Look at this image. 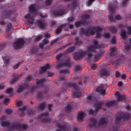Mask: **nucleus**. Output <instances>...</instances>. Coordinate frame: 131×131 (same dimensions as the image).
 <instances>
[{"label": "nucleus", "instance_id": "f704fd0d", "mask_svg": "<svg viewBox=\"0 0 131 131\" xmlns=\"http://www.w3.org/2000/svg\"><path fill=\"white\" fill-rule=\"evenodd\" d=\"M100 56L99 54L94 55L93 56V60L95 61H97L99 59Z\"/></svg>", "mask_w": 131, "mask_h": 131}, {"label": "nucleus", "instance_id": "b1692460", "mask_svg": "<svg viewBox=\"0 0 131 131\" xmlns=\"http://www.w3.org/2000/svg\"><path fill=\"white\" fill-rule=\"evenodd\" d=\"M110 56H112L115 54L116 50L115 49L114 47L111 48L110 49Z\"/></svg>", "mask_w": 131, "mask_h": 131}, {"label": "nucleus", "instance_id": "de8ad7c7", "mask_svg": "<svg viewBox=\"0 0 131 131\" xmlns=\"http://www.w3.org/2000/svg\"><path fill=\"white\" fill-rule=\"evenodd\" d=\"M90 17L89 16V15H85L83 16H82L81 17L82 19H88Z\"/></svg>", "mask_w": 131, "mask_h": 131}, {"label": "nucleus", "instance_id": "393cba45", "mask_svg": "<svg viewBox=\"0 0 131 131\" xmlns=\"http://www.w3.org/2000/svg\"><path fill=\"white\" fill-rule=\"evenodd\" d=\"M67 85L69 87H72L75 90H78L79 89L78 87L75 84L72 83V84H68Z\"/></svg>", "mask_w": 131, "mask_h": 131}, {"label": "nucleus", "instance_id": "3c124183", "mask_svg": "<svg viewBox=\"0 0 131 131\" xmlns=\"http://www.w3.org/2000/svg\"><path fill=\"white\" fill-rule=\"evenodd\" d=\"M9 99L8 98H6L5 99L3 103L5 105L6 104L9 102Z\"/></svg>", "mask_w": 131, "mask_h": 131}, {"label": "nucleus", "instance_id": "4d7b16f0", "mask_svg": "<svg viewBox=\"0 0 131 131\" xmlns=\"http://www.w3.org/2000/svg\"><path fill=\"white\" fill-rule=\"evenodd\" d=\"M11 25L10 24H9L7 26L6 30L7 31H9L11 28Z\"/></svg>", "mask_w": 131, "mask_h": 131}, {"label": "nucleus", "instance_id": "7c9ffc66", "mask_svg": "<svg viewBox=\"0 0 131 131\" xmlns=\"http://www.w3.org/2000/svg\"><path fill=\"white\" fill-rule=\"evenodd\" d=\"M85 21H84L83 22H81L80 21H77L76 23H75L74 25L75 27H78L81 24H85Z\"/></svg>", "mask_w": 131, "mask_h": 131}, {"label": "nucleus", "instance_id": "f257e3e1", "mask_svg": "<svg viewBox=\"0 0 131 131\" xmlns=\"http://www.w3.org/2000/svg\"><path fill=\"white\" fill-rule=\"evenodd\" d=\"M56 58L59 61L56 62L54 64L56 66V68H60L64 66L68 68L71 67V63L69 58L64 57L62 54H60L56 56Z\"/></svg>", "mask_w": 131, "mask_h": 131}, {"label": "nucleus", "instance_id": "9d476101", "mask_svg": "<svg viewBox=\"0 0 131 131\" xmlns=\"http://www.w3.org/2000/svg\"><path fill=\"white\" fill-rule=\"evenodd\" d=\"M120 117L116 116L115 117L116 123L117 121L119 122L121 119L125 120L129 118L130 116L129 114H122L121 115Z\"/></svg>", "mask_w": 131, "mask_h": 131}, {"label": "nucleus", "instance_id": "5701e85b", "mask_svg": "<svg viewBox=\"0 0 131 131\" xmlns=\"http://www.w3.org/2000/svg\"><path fill=\"white\" fill-rule=\"evenodd\" d=\"M65 26V24H63L61 25L56 29V34H58L60 32L62 29Z\"/></svg>", "mask_w": 131, "mask_h": 131}, {"label": "nucleus", "instance_id": "13d9d810", "mask_svg": "<svg viewBox=\"0 0 131 131\" xmlns=\"http://www.w3.org/2000/svg\"><path fill=\"white\" fill-rule=\"evenodd\" d=\"M48 43V40L46 39L43 40L42 41V43L43 45H45Z\"/></svg>", "mask_w": 131, "mask_h": 131}, {"label": "nucleus", "instance_id": "e433bc0d", "mask_svg": "<svg viewBox=\"0 0 131 131\" xmlns=\"http://www.w3.org/2000/svg\"><path fill=\"white\" fill-rule=\"evenodd\" d=\"M52 1L53 0H46L45 2V5L47 6H50Z\"/></svg>", "mask_w": 131, "mask_h": 131}, {"label": "nucleus", "instance_id": "f8f14e48", "mask_svg": "<svg viewBox=\"0 0 131 131\" xmlns=\"http://www.w3.org/2000/svg\"><path fill=\"white\" fill-rule=\"evenodd\" d=\"M108 10L110 13V14L108 16V18L110 21H112L113 20V14L114 10L113 6L109 5L108 6Z\"/></svg>", "mask_w": 131, "mask_h": 131}, {"label": "nucleus", "instance_id": "c03bdc74", "mask_svg": "<svg viewBox=\"0 0 131 131\" xmlns=\"http://www.w3.org/2000/svg\"><path fill=\"white\" fill-rule=\"evenodd\" d=\"M5 112L7 114H10L12 113V110L11 109H7L5 110Z\"/></svg>", "mask_w": 131, "mask_h": 131}, {"label": "nucleus", "instance_id": "a18cd8bd", "mask_svg": "<svg viewBox=\"0 0 131 131\" xmlns=\"http://www.w3.org/2000/svg\"><path fill=\"white\" fill-rule=\"evenodd\" d=\"M81 68V67L79 66H77L74 68V70L76 71H78L80 70Z\"/></svg>", "mask_w": 131, "mask_h": 131}, {"label": "nucleus", "instance_id": "4468645a", "mask_svg": "<svg viewBox=\"0 0 131 131\" xmlns=\"http://www.w3.org/2000/svg\"><path fill=\"white\" fill-rule=\"evenodd\" d=\"M100 73L101 77L104 78L108 75L109 73L107 69H103L100 71Z\"/></svg>", "mask_w": 131, "mask_h": 131}, {"label": "nucleus", "instance_id": "39448f33", "mask_svg": "<svg viewBox=\"0 0 131 131\" xmlns=\"http://www.w3.org/2000/svg\"><path fill=\"white\" fill-rule=\"evenodd\" d=\"M93 46H90L87 48V53H88V57L90 58L91 56V55L89 53L92 52L93 51H95L96 49L98 48V45L97 41L95 40L93 42Z\"/></svg>", "mask_w": 131, "mask_h": 131}, {"label": "nucleus", "instance_id": "ddd939ff", "mask_svg": "<svg viewBox=\"0 0 131 131\" xmlns=\"http://www.w3.org/2000/svg\"><path fill=\"white\" fill-rule=\"evenodd\" d=\"M37 25L40 28H43L45 27L46 25V24L44 20L42 19L38 20L37 23Z\"/></svg>", "mask_w": 131, "mask_h": 131}, {"label": "nucleus", "instance_id": "09e8293b", "mask_svg": "<svg viewBox=\"0 0 131 131\" xmlns=\"http://www.w3.org/2000/svg\"><path fill=\"white\" fill-rule=\"evenodd\" d=\"M68 69H67L64 70L60 71L59 72L60 73L66 74L68 73Z\"/></svg>", "mask_w": 131, "mask_h": 131}, {"label": "nucleus", "instance_id": "052dcab7", "mask_svg": "<svg viewBox=\"0 0 131 131\" xmlns=\"http://www.w3.org/2000/svg\"><path fill=\"white\" fill-rule=\"evenodd\" d=\"M37 48L36 47H35L34 49H31V53H34L36 51H37Z\"/></svg>", "mask_w": 131, "mask_h": 131}, {"label": "nucleus", "instance_id": "ea45409f", "mask_svg": "<svg viewBox=\"0 0 131 131\" xmlns=\"http://www.w3.org/2000/svg\"><path fill=\"white\" fill-rule=\"evenodd\" d=\"M94 0H88V2L86 3V5L88 6H90L92 4V2L94 1Z\"/></svg>", "mask_w": 131, "mask_h": 131}, {"label": "nucleus", "instance_id": "a878e982", "mask_svg": "<svg viewBox=\"0 0 131 131\" xmlns=\"http://www.w3.org/2000/svg\"><path fill=\"white\" fill-rule=\"evenodd\" d=\"M115 104L116 102L114 101H111L107 103L106 106L108 107H110L112 106H113V105H114Z\"/></svg>", "mask_w": 131, "mask_h": 131}, {"label": "nucleus", "instance_id": "cd10ccee", "mask_svg": "<svg viewBox=\"0 0 131 131\" xmlns=\"http://www.w3.org/2000/svg\"><path fill=\"white\" fill-rule=\"evenodd\" d=\"M107 119L106 118H103L100 120L99 123V125H103L107 122Z\"/></svg>", "mask_w": 131, "mask_h": 131}, {"label": "nucleus", "instance_id": "e2e57ef3", "mask_svg": "<svg viewBox=\"0 0 131 131\" xmlns=\"http://www.w3.org/2000/svg\"><path fill=\"white\" fill-rule=\"evenodd\" d=\"M20 64V63H18L16 64L13 67V68L14 69H16L17 68L18 66H19V64Z\"/></svg>", "mask_w": 131, "mask_h": 131}, {"label": "nucleus", "instance_id": "864d4df0", "mask_svg": "<svg viewBox=\"0 0 131 131\" xmlns=\"http://www.w3.org/2000/svg\"><path fill=\"white\" fill-rule=\"evenodd\" d=\"M124 59V57L123 56H120L119 58L118 59V62H120L122 60H123Z\"/></svg>", "mask_w": 131, "mask_h": 131}, {"label": "nucleus", "instance_id": "79ce46f5", "mask_svg": "<svg viewBox=\"0 0 131 131\" xmlns=\"http://www.w3.org/2000/svg\"><path fill=\"white\" fill-rule=\"evenodd\" d=\"M32 79V76L31 75H29L28 76L25 80L26 82L30 81H31Z\"/></svg>", "mask_w": 131, "mask_h": 131}, {"label": "nucleus", "instance_id": "4c0bfd02", "mask_svg": "<svg viewBox=\"0 0 131 131\" xmlns=\"http://www.w3.org/2000/svg\"><path fill=\"white\" fill-rule=\"evenodd\" d=\"M76 44V45H80L82 43V42L81 40H79L78 38H77L75 39Z\"/></svg>", "mask_w": 131, "mask_h": 131}, {"label": "nucleus", "instance_id": "338daca9", "mask_svg": "<svg viewBox=\"0 0 131 131\" xmlns=\"http://www.w3.org/2000/svg\"><path fill=\"white\" fill-rule=\"evenodd\" d=\"M111 41L112 43H114L115 41H116V40H115V37H113L112 39L111 40Z\"/></svg>", "mask_w": 131, "mask_h": 131}, {"label": "nucleus", "instance_id": "774afa93", "mask_svg": "<svg viewBox=\"0 0 131 131\" xmlns=\"http://www.w3.org/2000/svg\"><path fill=\"white\" fill-rule=\"evenodd\" d=\"M74 19V18L72 17H70L68 18V20L69 21H71L73 20Z\"/></svg>", "mask_w": 131, "mask_h": 131}, {"label": "nucleus", "instance_id": "69168bd1", "mask_svg": "<svg viewBox=\"0 0 131 131\" xmlns=\"http://www.w3.org/2000/svg\"><path fill=\"white\" fill-rule=\"evenodd\" d=\"M121 18V17L119 15H117L115 17V18L116 20H119Z\"/></svg>", "mask_w": 131, "mask_h": 131}, {"label": "nucleus", "instance_id": "c9c22d12", "mask_svg": "<svg viewBox=\"0 0 131 131\" xmlns=\"http://www.w3.org/2000/svg\"><path fill=\"white\" fill-rule=\"evenodd\" d=\"M77 2L76 1L74 0L73 2L72 3V5H71V6L72 8H73L74 9H75L76 7H77Z\"/></svg>", "mask_w": 131, "mask_h": 131}, {"label": "nucleus", "instance_id": "2f4dec72", "mask_svg": "<svg viewBox=\"0 0 131 131\" xmlns=\"http://www.w3.org/2000/svg\"><path fill=\"white\" fill-rule=\"evenodd\" d=\"M72 94L75 97L77 98L80 97L81 95V93L78 92H72Z\"/></svg>", "mask_w": 131, "mask_h": 131}, {"label": "nucleus", "instance_id": "0eeeda50", "mask_svg": "<svg viewBox=\"0 0 131 131\" xmlns=\"http://www.w3.org/2000/svg\"><path fill=\"white\" fill-rule=\"evenodd\" d=\"M103 103L102 102H98L95 105L96 110L95 111H93L91 109H90L89 111V113L92 115H95L96 113L97 110L101 108V106H103Z\"/></svg>", "mask_w": 131, "mask_h": 131}, {"label": "nucleus", "instance_id": "f3484780", "mask_svg": "<svg viewBox=\"0 0 131 131\" xmlns=\"http://www.w3.org/2000/svg\"><path fill=\"white\" fill-rule=\"evenodd\" d=\"M50 67L49 65L46 64L44 67H41L39 69V72L40 73H42L47 70L50 68Z\"/></svg>", "mask_w": 131, "mask_h": 131}, {"label": "nucleus", "instance_id": "37998d69", "mask_svg": "<svg viewBox=\"0 0 131 131\" xmlns=\"http://www.w3.org/2000/svg\"><path fill=\"white\" fill-rule=\"evenodd\" d=\"M74 48V47H70L67 50V52H70L73 50Z\"/></svg>", "mask_w": 131, "mask_h": 131}, {"label": "nucleus", "instance_id": "473e14b6", "mask_svg": "<svg viewBox=\"0 0 131 131\" xmlns=\"http://www.w3.org/2000/svg\"><path fill=\"white\" fill-rule=\"evenodd\" d=\"M19 78V76L18 75H17L15 76L11 82V84H12L14 82L18 80Z\"/></svg>", "mask_w": 131, "mask_h": 131}, {"label": "nucleus", "instance_id": "6ab92c4d", "mask_svg": "<svg viewBox=\"0 0 131 131\" xmlns=\"http://www.w3.org/2000/svg\"><path fill=\"white\" fill-rule=\"evenodd\" d=\"M115 95L116 96V97L118 101H121L124 98V96L121 95L118 92H117L115 93Z\"/></svg>", "mask_w": 131, "mask_h": 131}, {"label": "nucleus", "instance_id": "20e7f679", "mask_svg": "<svg viewBox=\"0 0 131 131\" xmlns=\"http://www.w3.org/2000/svg\"><path fill=\"white\" fill-rule=\"evenodd\" d=\"M1 124L3 127H6L9 128V130H16L23 129L24 130L26 129L27 127L26 124L21 125L18 123H15L13 125H11L10 123L7 121H2Z\"/></svg>", "mask_w": 131, "mask_h": 131}, {"label": "nucleus", "instance_id": "6e6d98bb", "mask_svg": "<svg viewBox=\"0 0 131 131\" xmlns=\"http://www.w3.org/2000/svg\"><path fill=\"white\" fill-rule=\"evenodd\" d=\"M91 121L93 123V125H95L96 123V120L94 118H91Z\"/></svg>", "mask_w": 131, "mask_h": 131}, {"label": "nucleus", "instance_id": "a19ab883", "mask_svg": "<svg viewBox=\"0 0 131 131\" xmlns=\"http://www.w3.org/2000/svg\"><path fill=\"white\" fill-rule=\"evenodd\" d=\"M110 31L112 32H115L116 31L115 27L114 26H112L111 28L109 29Z\"/></svg>", "mask_w": 131, "mask_h": 131}, {"label": "nucleus", "instance_id": "c756f323", "mask_svg": "<svg viewBox=\"0 0 131 131\" xmlns=\"http://www.w3.org/2000/svg\"><path fill=\"white\" fill-rule=\"evenodd\" d=\"M120 35L123 39L126 40V33L124 30H122L121 31L120 33Z\"/></svg>", "mask_w": 131, "mask_h": 131}, {"label": "nucleus", "instance_id": "603ef678", "mask_svg": "<svg viewBox=\"0 0 131 131\" xmlns=\"http://www.w3.org/2000/svg\"><path fill=\"white\" fill-rule=\"evenodd\" d=\"M125 48V50L127 51H129L130 49V47L129 45H126Z\"/></svg>", "mask_w": 131, "mask_h": 131}, {"label": "nucleus", "instance_id": "412c9836", "mask_svg": "<svg viewBox=\"0 0 131 131\" xmlns=\"http://www.w3.org/2000/svg\"><path fill=\"white\" fill-rule=\"evenodd\" d=\"M26 107H24L23 108H19V111L20 112V113H21L20 114V116H23L25 115V114L24 112L26 111Z\"/></svg>", "mask_w": 131, "mask_h": 131}, {"label": "nucleus", "instance_id": "aec40b11", "mask_svg": "<svg viewBox=\"0 0 131 131\" xmlns=\"http://www.w3.org/2000/svg\"><path fill=\"white\" fill-rule=\"evenodd\" d=\"M85 116V114L84 112H80L78 113L77 117V119L78 120H82L83 117Z\"/></svg>", "mask_w": 131, "mask_h": 131}, {"label": "nucleus", "instance_id": "423d86ee", "mask_svg": "<svg viewBox=\"0 0 131 131\" xmlns=\"http://www.w3.org/2000/svg\"><path fill=\"white\" fill-rule=\"evenodd\" d=\"M26 40L23 39H19L17 40L14 43V47L15 49H18L22 47L23 46Z\"/></svg>", "mask_w": 131, "mask_h": 131}, {"label": "nucleus", "instance_id": "c85d7f7f", "mask_svg": "<svg viewBox=\"0 0 131 131\" xmlns=\"http://www.w3.org/2000/svg\"><path fill=\"white\" fill-rule=\"evenodd\" d=\"M46 106V104L45 103H41L38 107V109L40 110H42L44 109Z\"/></svg>", "mask_w": 131, "mask_h": 131}, {"label": "nucleus", "instance_id": "680f3d73", "mask_svg": "<svg viewBox=\"0 0 131 131\" xmlns=\"http://www.w3.org/2000/svg\"><path fill=\"white\" fill-rule=\"evenodd\" d=\"M91 68L92 69L95 70L96 68V66L95 64H92L91 65Z\"/></svg>", "mask_w": 131, "mask_h": 131}, {"label": "nucleus", "instance_id": "bf43d9fd", "mask_svg": "<svg viewBox=\"0 0 131 131\" xmlns=\"http://www.w3.org/2000/svg\"><path fill=\"white\" fill-rule=\"evenodd\" d=\"M42 93H40L37 94V98L39 99L42 97Z\"/></svg>", "mask_w": 131, "mask_h": 131}, {"label": "nucleus", "instance_id": "7ed1b4c3", "mask_svg": "<svg viewBox=\"0 0 131 131\" xmlns=\"http://www.w3.org/2000/svg\"><path fill=\"white\" fill-rule=\"evenodd\" d=\"M102 30V28L100 26L91 27L86 30H85L83 28H81L80 30L79 34H84L86 36H88L89 35H93L95 32H96V36L98 37L100 36V33L99 32L101 31Z\"/></svg>", "mask_w": 131, "mask_h": 131}, {"label": "nucleus", "instance_id": "9b49d317", "mask_svg": "<svg viewBox=\"0 0 131 131\" xmlns=\"http://www.w3.org/2000/svg\"><path fill=\"white\" fill-rule=\"evenodd\" d=\"M86 53H87L84 51L80 52L78 53H76L74 54V58L75 60H78L82 57L85 56Z\"/></svg>", "mask_w": 131, "mask_h": 131}, {"label": "nucleus", "instance_id": "bb28decb", "mask_svg": "<svg viewBox=\"0 0 131 131\" xmlns=\"http://www.w3.org/2000/svg\"><path fill=\"white\" fill-rule=\"evenodd\" d=\"M6 93L10 96L12 95L14 93L13 89L11 88L8 89L6 90Z\"/></svg>", "mask_w": 131, "mask_h": 131}, {"label": "nucleus", "instance_id": "49530a36", "mask_svg": "<svg viewBox=\"0 0 131 131\" xmlns=\"http://www.w3.org/2000/svg\"><path fill=\"white\" fill-rule=\"evenodd\" d=\"M66 111L67 112H70L71 110V107L70 105H69L67 106H66Z\"/></svg>", "mask_w": 131, "mask_h": 131}, {"label": "nucleus", "instance_id": "58836bf2", "mask_svg": "<svg viewBox=\"0 0 131 131\" xmlns=\"http://www.w3.org/2000/svg\"><path fill=\"white\" fill-rule=\"evenodd\" d=\"M127 34L128 35H131V26H129L127 27Z\"/></svg>", "mask_w": 131, "mask_h": 131}, {"label": "nucleus", "instance_id": "1a4fd4ad", "mask_svg": "<svg viewBox=\"0 0 131 131\" xmlns=\"http://www.w3.org/2000/svg\"><path fill=\"white\" fill-rule=\"evenodd\" d=\"M45 80L44 79L40 80L38 81H37L36 83V86H34L31 87V90L30 92H32L33 90L35 88H38L40 87L41 86H42L43 84L45 82Z\"/></svg>", "mask_w": 131, "mask_h": 131}, {"label": "nucleus", "instance_id": "0e129e2a", "mask_svg": "<svg viewBox=\"0 0 131 131\" xmlns=\"http://www.w3.org/2000/svg\"><path fill=\"white\" fill-rule=\"evenodd\" d=\"M5 87V86L3 84H0V90L3 89Z\"/></svg>", "mask_w": 131, "mask_h": 131}, {"label": "nucleus", "instance_id": "8fccbe9b", "mask_svg": "<svg viewBox=\"0 0 131 131\" xmlns=\"http://www.w3.org/2000/svg\"><path fill=\"white\" fill-rule=\"evenodd\" d=\"M16 104L17 106L18 107H19L22 105L23 103L21 101H17Z\"/></svg>", "mask_w": 131, "mask_h": 131}, {"label": "nucleus", "instance_id": "a211bd4d", "mask_svg": "<svg viewBox=\"0 0 131 131\" xmlns=\"http://www.w3.org/2000/svg\"><path fill=\"white\" fill-rule=\"evenodd\" d=\"M25 85L18 86L16 90L17 93H20L23 91L25 88H26Z\"/></svg>", "mask_w": 131, "mask_h": 131}, {"label": "nucleus", "instance_id": "4be33fe9", "mask_svg": "<svg viewBox=\"0 0 131 131\" xmlns=\"http://www.w3.org/2000/svg\"><path fill=\"white\" fill-rule=\"evenodd\" d=\"M57 126L59 128L60 131L62 130L67 131L66 129L69 128V127H67L65 125L61 126L59 124H57Z\"/></svg>", "mask_w": 131, "mask_h": 131}, {"label": "nucleus", "instance_id": "6e6552de", "mask_svg": "<svg viewBox=\"0 0 131 131\" xmlns=\"http://www.w3.org/2000/svg\"><path fill=\"white\" fill-rule=\"evenodd\" d=\"M65 13V11L63 9L60 8L55 9L53 12H51V14L52 16L61 15Z\"/></svg>", "mask_w": 131, "mask_h": 131}, {"label": "nucleus", "instance_id": "2eb2a0df", "mask_svg": "<svg viewBox=\"0 0 131 131\" xmlns=\"http://www.w3.org/2000/svg\"><path fill=\"white\" fill-rule=\"evenodd\" d=\"M2 58L4 61V64L3 65V67H6L9 61V59L10 57L8 56L6 54H5L4 56H2Z\"/></svg>", "mask_w": 131, "mask_h": 131}, {"label": "nucleus", "instance_id": "dca6fc26", "mask_svg": "<svg viewBox=\"0 0 131 131\" xmlns=\"http://www.w3.org/2000/svg\"><path fill=\"white\" fill-rule=\"evenodd\" d=\"M96 90V92H100L102 95L105 94V89L103 86H101L97 88Z\"/></svg>", "mask_w": 131, "mask_h": 131}, {"label": "nucleus", "instance_id": "f03ea898", "mask_svg": "<svg viewBox=\"0 0 131 131\" xmlns=\"http://www.w3.org/2000/svg\"><path fill=\"white\" fill-rule=\"evenodd\" d=\"M38 8V7L35 4H32L29 6V13L25 16V18L27 19V22L28 24H33L35 19L34 16L36 15H38L37 12V9Z\"/></svg>", "mask_w": 131, "mask_h": 131}, {"label": "nucleus", "instance_id": "5fc2aeb1", "mask_svg": "<svg viewBox=\"0 0 131 131\" xmlns=\"http://www.w3.org/2000/svg\"><path fill=\"white\" fill-rule=\"evenodd\" d=\"M103 36L105 38H107L110 37V34L108 33H104Z\"/></svg>", "mask_w": 131, "mask_h": 131}, {"label": "nucleus", "instance_id": "72a5a7b5", "mask_svg": "<svg viewBox=\"0 0 131 131\" xmlns=\"http://www.w3.org/2000/svg\"><path fill=\"white\" fill-rule=\"evenodd\" d=\"M42 36L41 35H39L37 36H35L33 37L34 40L36 41L41 39L42 38Z\"/></svg>", "mask_w": 131, "mask_h": 131}]
</instances>
